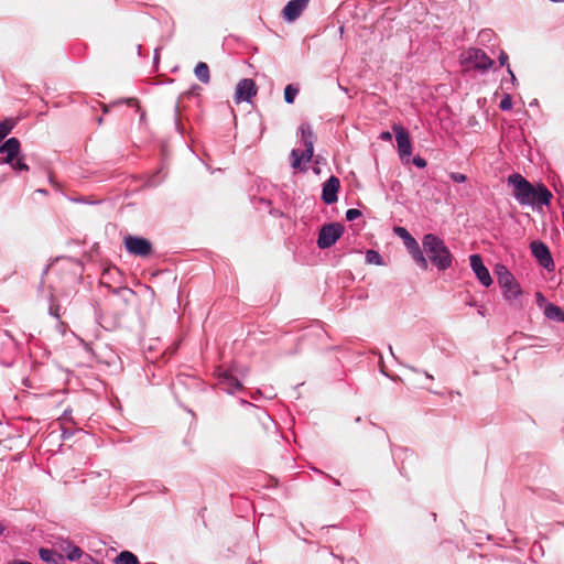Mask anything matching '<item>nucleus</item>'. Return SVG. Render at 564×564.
<instances>
[{
	"label": "nucleus",
	"instance_id": "nucleus-21",
	"mask_svg": "<svg viewBox=\"0 0 564 564\" xmlns=\"http://www.w3.org/2000/svg\"><path fill=\"white\" fill-rule=\"evenodd\" d=\"M195 76L204 84H208L210 82L209 67L206 63L199 62L195 66L194 69Z\"/></svg>",
	"mask_w": 564,
	"mask_h": 564
},
{
	"label": "nucleus",
	"instance_id": "nucleus-10",
	"mask_svg": "<svg viewBox=\"0 0 564 564\" xmlns=\"http://www.w3.org/2000/svg\"><path fill=\"white\" fill-rule=\"evenodd\" d=\"M218 386L221 390L229 394H234L236 391L242 390V384L239 379L232 375L229 369L218 368L216 370Z\"/></svg>",
	"mask_w": 564,
	"mask_h": 564
},
{
	"label": "nucleus",
	"instance_id": "nucleus-45",
	"mask_svg": "<svg viewBox=\"0 0 564 564\" xmlns=\"http://www.w3.org/2000/svg\"><path fill=\"white\" fill-rule=\"evenodd\" d=\"M104 112H108V106H104Z\"/></svg>",
	"mask_w": 564,
	"mask_h": 564
},
{
	"label": "nucleus",
	"instance_id": "nucleus-27",
	"mask_svg": "<svg viewBox=\"0 0 564 564\" xmlns=\"http://www.w3.org/2000/svg\"><path fill=\"white\" fill-rule=\"evenodd\" d=\"M361 216V212L357 208H350L346 212V219L352 221Z\"/></svg>",
	"mask_w": 564,
	"mask_h": 564
},
{
	"label": "nucleus",
	"instance_id": "nucleus-2",
	"mask_svg": "<svg viewBox=\"0 0 564 564\" xmlns=\"http://www.w3.org/2000/svg\"><path fill=\"white\" fill-rule=\"evenodd\" d=\"M0 153L3 155L2 163L9 164L17 172L29 171L24 155L21 154V144L19 139L12 137L0 145Z\"/></svg>",
	"mask_w": 564,
	"mask_h": 564
},
{
	"label": "nucleus",
	"instance_id": "nucleus-47",
	"mask_svg": "<svg viewBox=\"0 0 564 564\" xmlns=\"http://www.w3.org/2000/svg\"><path fill=\"white\" fill-rule=\"evenodd\" d=\"M389 350H390L391 355H393V350H392L391 346H389Z\"/></svg>",
	"mask_w": 564,
	"mask_h": 564
},
{
	"label": "nucleus",
	"instance_id": "nucleus-9",
	"mask_svg": "<svg viewBox=\"0 0 564 564\" xmlns=\"http://www.w3.org/2000/svg\"><path fill=\"white\" fill-rule=\"evenodd\" d=\"M124 247L127 251L133 256L148 257L152 252V243L150 242V240L142 237H126Z\"/></svg>",
	"mask_w": 564,
	"mask_h": 564
},
{
	"label": "nucleus",
	"instance_id": "nucleus-44",
	"mask_svg": "<svg viewBox=\"0 0 564 564\" xmlns=\"http://www.w3.org/2000/svg\"><path fill=\"white\" fill-rule=\"evenodd\" d=\"M127 101H128L129 104H134V102H135V100H134V99H129V100H127Z\"/></svg>",
	"mask_w": 564,
	"mask_h": 564
},
{
	"label": "nucleus",
	"instance_id": "nucleus-4",
	"mask_svg": "<svg viewBox=\"0 0 564 564\" xmlns=\"http://www.w3.org/2000/svg\"><path fill=\"white\" fill-rule=\"evenodd\" d=\"M393 232L402 239L404 247L408 252L411 254L415 264L422 269L427 270L429 260L425 258L419 242L415 238L406 230L404 227L397 226L393 228Z\"/></svg>",
	"mask_w": 564,
	"mask_h": 564
},
{
	"label": "nucleus",
	"instance_id": "nucleus-16",
	"mask_svg": "<svg viewBox=\"0 0 564 564\" xmlns=\"http://www.w3.org/2000/svg\"><path fill=\"white\" fill-rule=\"evenodd\" d=\"M340 182L336 176H330L323 185L322 199L325 204L330 205L337 202V193Z\"/></svg>",
	"mask_w": 564,
	"mask_h": 564
},
{
	"label": "nucleus",
	"instance_id": "nucleus-24",
	"mask_svg": "<svg viewBox=\"0 0 564 564\" xmlns=\"http://www.w3.org/2000/svg\"><path fill=\"white\" fill-rule=\"evenodd\" d=\"M15 122L12 119H4L0 122V138L4 139L14 128Z\"/></svg>",
	"mask_w": 564,
	"mask_h": 564
},
{
	"label": "nucleus",
	"instance_id": "nucleus-41",
	"mask_svg": "<svg viewBox=\"0 0 564 564\" xmlns=\"http://www.w3.org/2000/svg\"><path fill=\"white\" fill-rule=\"evenodd\" d=\"M478 313H479V315L485 316V311L484 310H479Z\"/></svg>",
	"mask_w": 564,
	"mask_h": 564
},
{
	"label": "nucleus",
	"instance_id": "nucleus-20",
	"mask_svg": "<svg viewBox=\"0 0 564 564\" xmlns=\"http://www.w3.org/2000/svg\"><path fill=\"white\" fill-rule=\"evenodd\" d=\"M544 315L546 318L555 322H564V312L563 310L554 304H545Z\"/></svg>",
	"mask_w": 564,
	"mask_h": 564
},
{
	"label": "nucleus",
	"instance_id": "nucleus-36",
	"mask_svg": "<svg viewBox=\"0 0 564 564\" xmlns=\"http://www.w3.org/2000/svg\"><path fill=\"white\" fill-rule=\"evenodd\" d=\"M507 70H508V73H509V74H510V76H511V80H512V82H516V80H517V78H516V76H514L513 72L511 70V68H510L509 66H508Z\"/></svg>",
	"mask_w": 564,
	"mask_h": 564
},
{
	"label": "nucleus",
	"instance_id": "nucleus-26",
	"mask_svg": "<svg viewBox=\"0 0 564 564\" xmlns=\"http://www.w3.org/2000/svg\"><path fill=\"white\" fill-rule=\"evenodd\" d=\"M499 107L501 110L507 111L512 108V99L510 95H506L499 104Z\"/></svg>",
	"mask_w": 564,
	"mask_h": 564
},
{
	"label": "nucleus",
	"instance_id": "nucleus-8",
	"mask_svg": "<svg viewBox=\"0 0 564 564\" xmlns=\"http://www.w3.org/2000/svg\"><path fill=\"white\" fill-rule=\"evenodd\" d=\"M463 63L473 64L476 69L487 70L494 65V61L480 48L470 47L462 54Z\"/></svg>",
	"mask_w": 564,
	"mask_h": 564
},
{
	"label": "nucleus",
	"instance_id": "nucleus-22",
	"mask_svg": "<svg viewBox=\"0 0 564 564\" xmlns=\"http://www.w3.org/2000/svg\"><path fill=\"white\" fill-rule=\"evenodd\" d=\"M115 564H140L138 557L130 551L120 552L115 558Z\"/></svg>",
	"mask_w": 564,
	"mask_h": 564
},
{
	"label": "nucleus",
	"instance_id": "nucleus-15",
	"mask_svg": "<svg viewBox=\"0 0 564 564\" xmlns=\"http://www.w3.org/2000/svg\"><path fill=\"white\" fill-rule=\"evenodd\" d=\"M308 0H291L282 10V17L286 22H294L307 8Z\"/></svg>",
	"mask_w": 564,
	"mask_h": 564
},
{
	"label": "nucleus",
	"instance_id": "nucleus-34",
	"mask_svg": "<svg viewBox=\"0 0 564 564\" xmlns=\"http://www.w3.org/2000/svg\"><path fill=\"white\" fill-rule=\"evenodd\" d=\"M8 564H32V563L29 561H24V560H13Z\"/></svg>",
	"mask_w": 564,
	"mask_h": 564
},
{
	"label": "nucleus",
	"instance_id": "nucleus-3",
	"mask_svg": "<svg viewBox=\"0 0 564 564\" xmlns=\"http://www.w3.org/2000/svg\"><path fill=\"white\" fill-rule=\"evenodd\" d=\"M299 131L304 150L301 153L297 149L291 151V165L293 169L300 167L302 160L310 162L314 153L315 135L311 124L308 122L301 123Z\"/></svg>",
	"mask_w": 564,
	"mask_h": 564
},
{
	"label": "nucleus",
	"instance_id": "nucleus-38",
	"mask_svg": "<svg viewBox=\"0 0 564 564\" xmlns=\"http://www.w3.org/2000/svg\"><path fill=\"white\" fill-rule=\"evenodd\" d=\"M424 375L427 379H431L433 380V376L431 373H429L427 371H424Z\"/></svg>",
	"mask_w": 564,
	"mask_h": 564
},
{
	"label": "nucleus",
	"instance_id": "nucleus-31",
	"mask_svg": "<svg viewBox=\"0 0 564 564\" xmlns=\"http://www.w3.org/2000/svg\"><path fill=\"white\" fill-rule=\"evenodd\" d=\"M498 59H499L500 66L507 65L508 64V55H507V53L501 51L499 56H498Z\"/></svg>",
	"mask_w": 564,
	"mask_h": 564
},
{
	"label": "nucleus",
	"instance_id": "nucleus-43",
	"mask_svg": "<svg viewBox=\"0 0 564 564\" xmlns=\"http://www.w3.org/2000/svg\"><path fill=\"white\" fill-rule=\"evenodd\" d=\"M334 484L337 485V486L340 485L339 480H337V479H334Z\"/></svg>",
	"mask_w": 564,
	"mask_h": 564
},
{
	"label": "nucleus",
	"instance_id": "nucleus-32",
	"mask_svg": "<svg viewBox=\"0 0 564 564\" xmlns=\"http://www.w3.org/2000/svg\"><path fill=\"white\" fill-rule=\"evenodd\" d=\"M536 303L540 307H545V304H547L545 297L540 292L536 293Z\"/></svg>",
	"mask_w": 564,
	"mask_h": 564
},
{
	"label": "nucleus",
	"instance_id": "nucleus-33",
	"mask_svg": "<svg viewBox=\"0 0 564 564\" xmlns=\"http://www.w3.org/2000/svg\"><path fill=\"white\" fill-rule=\"evenodd\" d=\"M50 313H51V315H53L55 317H58L59 316V314H58V306H55L54 304H51Z\"/></svg>",
	"mask_w": 564,
	"mask_h": 564
},
{
	"label": "nucleus",
	"instance_id": "nucleus-14",
	"mask_svg": "<svg viewBox=\"0 0 564 564\" xmlns=\"http://www.w3.org/2000/svg\"><path fill=\"white\" fill-rule=\"evenodd\" d=\"M469 259L470 267L479 282L486 288L490 286L492 279L488 269L485 267L481 257L479 254H471Z\"/></svg>",
	"mask_w": 564,
	"mask_h": 564
},
{
	"label": "nucleus",
	"instance_id": "nucleus-7",
	"mask_svg": "<svg viewBox=\"0 0 564 564\" xmlns=\"http://www.w3.org/2000/svg\"><path fill=\"white\" fill-rule=\"evenodd\" d=\"M344 232L343 225L332 223L324 225L318 234L317 246L319 249H328L340 238Z\"/></svg>",
	"mask_w": 564,
	"mask_h": 564
},
{
	"label": "nucleus",
	"instance_id": "nucleus-12",
	"mask_svg": "<svg viewBox=\"0 0 564 564\" xmlns=\"http://www.w3.org/2000/svg\"><path fill=\"white\" fill-rule=\"evenodd\" d=\"M531 251L543 268L547 270H552L554 268V262L551 252L545 243L541 241H533L531 243Z\"/></svg>",
	"mask_w": 564,
	"mask_h": 564
},
{
	"label": "nucleus",
	"instance_id": "nucleus-29",
	"mask_svg": "<svg viewBox=\"0 0 564 564\" xmlns=\"http://www.w3.org/2000/svg\"><path fill=\"white\" fill-rule=\"evenodd\" d=\"M82 558H83V561H82L83 564H104L102 562L94 558L89 554H84Z\"/></svg>",
	"mask_w": 564,
	"mask_h": 564
},
{
	"label": "nucleus",
	"instance_id": "nucleus-25",
	"mask_svg": "<svg viewBox=\"0 0 564 564\" xmlns=\"http://www.w3.org/2000/svg\"><path fill=\"white\" fill-rule=\"evenodd\" d=\"M299 94V88L293 86L292 84L288 85L284 89V100L286 104H293L296 95Z\"/></svg>",
	"mask_w": 564,
	"mask_h": 564
},
{
	"label": "nucleus",
	"instance_id": "nucleus-40",
	"mask_svg": "<svg viewBox=\"0 0 564 564\" xmlns=\"http://www.w3.org/2000/svg\"><path fill=\"white\" fill-rule=\"evenodd\" d=\"M408 368H409L410 370L414 371V372H419V369H416V368H414V367H412V366H408Z\"/></svg>",
	"mask_w": 564,
	"mask_h": 564
},
{
	"label": "nucleus",
	"instance_id": "nucleus-1",
	"mask_svg": "<svg viewBox=\"0 0 564 564\" xmlns=\"http://www.w3.org/2000/svg\"><path fill=\"white\" fill-rule=\"evenodd\" d=\"M422 247L431 263L440 271H445L453 264V256L445 242L434 234H426Z\"/></svg>",
	"mask_w": 564,
	"mask_h": 564
},
{
	"label": "nucleus",
	"instance_id": "nucleus-11",
	"mask_svg": "<svg viewBox=\"0 0 564 564\" xmlns=\"http://www.w3.org/2000/svg\"><path fill=\"white\" fill-rule=\"evenodd\" d=\"M393 132L398 144V152L401 159L412 154V144L408 131L401 126H393Z\"/></svg>",
	"mask_w": 564,
	"mask_h": 564
},
{
	"label": "nucleus",
	"instance_id": "nucleus-19",
	"mask_svg": "<svg viewBox=\"0 0 564 564\" xmlns=\"http://www.w3.org/2000/svg\"><path fill=\"white\" fill-rule=\"evenodd\" d=\"M40 557L42 561L52 563V564H63L64 557L63 554L56 553L51 549H40L39 551Z\"/></svg>",
	"mask_w": 564,
	"mask_h": 564
},
{
	"label": "nucleus",
	"instance_id": "nucleus-30",
	"mask_svg": "<svg viewBox=\"0 0 564 564\" xmlns=\"http://www.w3.org/2000/svg\"><path fill=\"white\" fill-rule=\"evenodd\" d=\"M413 164L419 169H424L426 166V160L421 156L413 158Z\"/></svg>",
	"mask_w": 564,
	"mask_h": 564
},
{
	"label": "nucleus",
	"instance_id": "nucleus-17",
	"mask_svg": "<svg viewBox=\"0 0 564 564\" xmlns=\"http://www.w3.org/2000/svg\"><path fill=\"white\" fill-rule=\"evenodd\" d=\"M59 549L63 553V557L72 562L80 560L84 555L83 550L69 541L62 542Z\"/></svg>",
	"mask_w": 564,
	"mask_h": 564
},
{
	"label": "nucleus",
	"instance_id": "nucleus-23",
	"mask_svg": "<svg viewBox=\"0 0 564 564\" xmlns=\"http://www.w3.org/2000/svg\"><path fill=\"white\" fill-rule=\"evenodd\" d=\"M366 262L369 263V264H376V265H382L383 264V261H382V257L380 256V253L376 250H367L366 252Z\"/></svg>",
	"mask_w": 564,
	"mask_h": 564
},
{
	"label": "nucleus",
	"instance_id": "nucleus-39",
	"mask_svg": "<svg viewBox=\"0 0 564 564\" xmlns=\"http://www.w3.org/2000/svg\"><path fill=\"white\" fill-rule=\"evenodd\" d=\"M487 35H489V33H488L487 31H482V32L480 33V36H481L482 39H484L485 36H487Z\"/></svg>",
	"mask_w": 564,
	"mask_h": 564
},
{
	"label": "nucleus",
	"instance_id": "nucleus-13",
	"mask_svg": "<svg viewBox=\"0 0 564 564\" xmlns=\"http://www.w3.org/2000/svg\"><path fill=\"white\" fill-rule=\"evenodd\" d=\"M257 86L253 79L243 78L236 86L235 99L237 102L240 101H250V99L256 96Z\"/></svg>",
	"mask_w": 564,
	"mask_h": 564
},
{
	"label": "nucleus",
	"instance_id": "nucleus-46",
	"mask_svg": "<svg viewBox=\"0 0 564 564\" xmlns=\"http://www.w3.org/2000/svg\"><path fill=\"white\" fill-rule=\"evenodd\" d=\"M102 122V118H98V123L100 124Z\"/></svg>",
	"mask_w": 564,
	"mask_h": 564
},
{
	"label": "nucleus",
	"instance_id": "nucleus-28",
	"mask_svg": "<svg viewBox=\"0 0 564 564\" xmlns=\"http://www.w3.org/2000/svg\"><path fill=\"white\" fill-rule=\"evenodd\" d=\"M449 177L455 183H464L467 180V176L465 174L458 172H452L449 174Z\"/></svg>",
	"mask_w": 564,
	"mask_h": 564
},
{
	"label": "nucleus",
	"instance_id": "nucleus-35",
	"mask_svg": "<svg viewBox=\"0 0 564 564\" xmlns=\"http://www.w3.org/2000/svg\"><path fill=\"white\" fill-rule=\"evenodd\" d=\"M381 138L383 140H390L391 139V134H390V132H382Z\"/></svg>",
	"mask_w": 564,
	"mask_h": 564
},
{
	"label": "nucleus",
	"instance_id": "nucleus-5",
	"mask_svg": "<svg viewBox=\"0 0 564 564\" xmlns=\"http://www.w3.org/2000/svg\"><path fill=\"white\" fill-rule=\"evenodd\" d=\"M508 183L513 187V197L520 205H533L535 187L521 174L513 173L509 175Z\"/></svg>",
	"mask_w": 564,
	"mask_h": 564
},
{
	"label": "nucleus",
	"instance_id": "nucleus-6",
	"mask_svg": "<svg viewBox=\"0 0 564 564\" xmlns=\"http://www.w3.org/2000/svg\"><path fill=\"white\" fill-rule=\"evenodd\" d=\"M496 274L499 285L505 290V297L507 300H514L521 294L519 283L506 265L498 264L496 267Z\"/></svg>",
	"mask_w": 564,
	"mask_h": 564
},
{
	"label": "nucleus",
	"instance_id": "nucleus-18",
	"mask_svg": "<svg viewBox=\"0 0 564 564\" xmlns=\"http://www.w3.org/2000/svg\"><path fill=\"white\" fill-rule=\"evenodd\" d=\"M552 199V193L543 184L535 187V195L533 196V205H549Z\"/></svg>",
	"mask_w": 564,
	"mask_h": 564
},
{
	"label": "nucleus",
	"instance_id": "nucleus-37",
	"mask_svg": "<svg viewBox=\"0 0 564 564\" xmlns=\"http://www.w3.org/2000/svg\"><path fill=\"white\" fill-rule=\"evenodd\" d=\"M4 531H6V527L2 523H0V535H2L4 533Z\"/></svg>",
	"mask_w": 564,
	"mask_h": 564
},
{
	"label": "nucleus",
	"instance_id": "nucleus-48",
	"mask_svg": "<svg viewBox=\"0 0 564 564\" xmlns=\"http://www.w3.org/2000/svg\"><path fill=\"white\" fill-rule=\"evenodd\" d=\"M2 141V138H0V142Z\"/></svg>",
	"mask_w": 564,
	"mask_h": 564
},
{
	"label": "nucleus",
	"instance_id": "nucleus-42",
	"mask_svg": "<svg viewBox=\"0 0 564 564\" xmlns=\"http://www.w3.org/2000/svg\"><path fill=\"white\" fill-rule=\"evenodd\" d=\"M37 192L41 193V194H46L45 189H39Z\"/></svg>",
	"mask_w": 564,
	"mask_h": 564
}]
</instances>
